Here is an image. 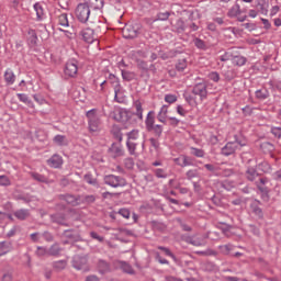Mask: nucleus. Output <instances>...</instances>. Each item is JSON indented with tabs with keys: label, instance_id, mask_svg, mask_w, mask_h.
<instances>
[{
	"label": "nucleus",
	"instance_id": "obj_1",
	"mask_svg": "<svg viewBox=\"0 0 281 281\" xmlns=\"http://www.w3.org/2000/svg\"><path fill=\"white\" fill-rule=\"evenodd\" d=\"M88 25L80 32V36L85 43H95L98 41V32H100V20H93Z\"/></svg>",
	"mask_w": 281,
	"mask_h": 281
},
{
	"label": "nucleus",
	"instance_id": "obj_2",
	"mask_svg": "<svg viewBox=\"0 0 281 281\" xmlns=\"http://www.w3.org/2000/svg\"><path fill=\"white\" fill-rule=\"evenodd\" d=\"M88 128L90 133H100L102 122L100 121V114L98 110L93 109L87 112Z\"/></svg>",
	"mask_w": 281,
	"mask_h": 281
},
{
	"label": "nucleus",
	"instance_id": "obj_3",
	"mask_svg": "<svg viewBox=\"0 0 281 281\" xmlns=\"http://www.w3.org/2000/svg\"><path fill=\"white\" fill-rule=\"evenodd\" d=\"M75 14L80 23H91V9L87 3H80L77 5Z\"/></svg>",
	"mask_w": 281,
	"mask_h": 281
},
{
	"label": "nucleus",
	"instance_id": "obj_4",
	"mask_svg": "<svg viewBox=\"0 0 281 281\" xmlns=\"http://www.w3.org/2000/svg\"><path fill=\"white\" fill-rule=\"evenodd\" d=\"M104 183L111 186V188H124V186H126V180L122 177L111 175L104 178Z\"/></svg>",
	"mask_w": 281,
	"mask_h": 281
},
{
	"label": "nucleus",
	"instance_id": "obj_5",
	"mask_svg": "<svg viewBox=\"0 0 281 281\" xmlns=\"http://www.w3.org/2000/svg\"><path fill=\"white\" fill-rule=\"evenodd\" d=\"M246 146V143H241L238 140L229 142L225 145V147L222 149V155H225L226 157H229V155H234L238 148Z\"/></svg>",
	"mask_w": 281,
	"mask_h": 281
},
{
	"label": "nucleus",
	"instance_id": "obj_6",
	"mask_svg": "<svg viewBox=\"0 0 281 281\" xmlns=\"http://www.w3.org/2000/svg\"><path fill=\"white\" fill-rule=\"evenodd\" d=\"M64 74L68 78H76V76H78V61L76 60L67 61L66 67L64 69Z\"/></svg>",
	"mask_w": 281,
	"mask_h": 281
},
{
	"label": "nucleus",
	"instance_id": "obj_7",
	"mask_svg": "<svg viewBox=\"0 0 281 281\" xmlns=\"http://www.w3.org/2000/svg\"><path fill=\"white\" fill-rule=\"evenodd\" d=\"M240 14H243V11L240 10V4L238 3L234 4L228 11V16H231L232 19H237L238 21H240V23H243L244 21H246L247 15Z\"/></svg>",
	"mask_w": 281,
	"mask_h": 281
},
{
	"label": "nucleus",
	"instance_id": "obj_8",
	"mask_svg": "<svg viewBox=\"0 0 281 281\" xmlns=\"http://www.w3.org/2000/svg\"><path fill=\"white\" fill-rule=\"evenodd\" d=\"M139 32L138 25L127 24L123 29L124 38H135Z\"/></svg>",
	"mask_w": 281,
	"mask_h": 281
},
{
	"label": "nucleus",
	"instance_id": "obj_9",
	"mask_svg": "<svg viewBox=\"0 0 281 281\" xmlns=\"http://www.w3.org/2000/svg\"><path fill=\"white\" fill-rule=\"evenodd\" d=\"M111 115L115 122H128V112L126 110L115 109Z\"/></svg>",
	"mask_w": 281,
	"mask_h": 281
},
{
	"label": "nucleus",
	"instance_id": "obj_10",
	"mask_svg": "<svg viewBox=\"0 0 281 281\" xmlns=\"http://www.w3.org/2000/svg\"><path fill=\"white\" fill-rule=\"evenodd\" d=\"M194 95H199L201 100L207 98V86L205 83H198L193 88Z\"/></svg>",
	"mask_w": 281,
	"mask_h": 281
},
{
	"label": "nucleus",
	"instance_id": "obj_11",
	"mask_svg": "<svg viewBox=\"0 0 281 281\" xmlns=\"http://www.w3.org/2000/svg\"><path fill=\"white\" fill-rule=\"evenodd\" d=\"M186 241L189 243V245H193L194 247H203V245H205V238L201 235L187 237Z\"/></svg>",
	"mask_w": 281,
	"mask_h": 281
},
{
	"label": "nucleus",
	"instance_id": "obj_12",
	"mask_svg": "<svg viewBox=\"0 0 281 281\" xmlns=\"http://www.w3.org/2000/svg\"><path fill=\"white\" fill-rule=\"evenodd\" d=\"M134 58L140 69H148V64L144 61L143 58H146V54L143 50H137L134 53Z\"/></svg>",
	"mask_w": 281,
	"mask_h": 281
},
{
	"label": "nucleus",
	"instance_id": "obj_13",
	"mask_svg": "<svg viewBox=\"0 0 281 281\" xmlns=\"http://www.w3.org/2000/svg\"><path fill=\"white\" fill-rule=\"evenodd\" d=\"M47 164L50 168H60V166H63V157L60 155H53L47 160Z\"/></svg>",
	"mask_w": 281,
	"mask_h": 281
},
{
	"label": "nucleus",
	"instance_id": "obj_14",
	"mask_svg": "<svg viewBox=\"0 0 281 281\" xmlns=\"http://www.w3.org/2000/svg\"><path fill=\"white\" fill-rule=\"evenodd\" d=\"M110 155L112 157H122L124 155V149L121 144H112L110 148Z\"/></svg>",
	"mask_w": 281,
	"mask_h": 281
},
{
	"label": "nucleus",
	"instance_id": "obj_15",
	"mask_svg": "<svg viewBox=\"0 0 281 281\" xmlns=\"http://www.w3.org/2000/svg\"><path fill=\"white\" fill-rule=\"evenodd\" d=\"M177 166H181V168H186V166H192V160L188 156H180L173 159Z\"/></svg>",
	"mask_w": 281,
	"mask_h": 281
},
{
	"label": "nucleus",
	"instance_id": "obj_16",
	"mask_svg": "<svg viewBox=\"0 0 281 281\" xmlns=\"http://www.w3.org/2000/svg\"><path fill=\"white\" fill-rule=\"evenodd\" d=\"M86 5L92 10H101L104 8V0H86Z\"/></svg>",
	"mask_w": 281,
	"mask_h": 281
},
{
	"label": "nucleus",
	"instance_id": "obj_17",
	"mask_svg": "<svg viewBox=\"0 0 281 281\" xmlns=\"http://www.w3.org/2000/svg\"><path fill=\"white\" fill-rule=\"evenodd\" d=\"M4 80H5L7 85H14V82L16 80V76L14 75V71H12V69L8 68L4 71Z\"/></svg>",
	"mask_w": 281,
	"mask_h": 281
},
{
	"label": "nucleus",
	"instance_id": "obj_18",
	"mask_svg": "<svg viewBox=\"0 0 281 281\" xmlns=\"http://www.w3.org/2000/svg\"><path fill=\"white\" fill-rule=\"evenodd\" d=\"M57 25H60V27H69V18L66 13L57 16Z\"/></svg>",
	"mask_w": 281,
	"mask_h": 281
},
{
	"label": "nucleus",
	"instance_id": "obj_19",
	"mask_svg": "<svg viewBox=\"0 0 281 281\" xmlns=\"http://www.w3.org/2000/svg\"><path fill=\"white\" fill-rule=\"evenodd\" d=\"M145 124L148 131H153V127L155 126V112H149L147 114Z\"/></svg>",
	"mask_w": 281,
	"mask_h": 281
},
{
	"label": "nucleus",
	"instance_id": "obj_20",
	"mask_svg": "<svg viewBox=\"0 0 281 281\" xmlns=\"http://www.w3.org/2000/svg\"><path fill=\"white\" fill-rule=\"evenodd\" d=\"M133 142H139V131L137 130H133L132 132L127 133L126 143L133 144Z\"/></svg>",
	"mask_w": 281,
	"mask_h": 281
},
{
	"label": "nucleus",
	"instance_id": "obj_21",
	"mask_svg": "<svg viewBox=\"0 0 281 281\" xmlns=\"http://www.w3.org/2000/svg\"><path fill=\"white\" fill-rule=\"evenodd\" d=\"M232 63L233 65H237V67H243L247 63V58L240 55H233Z\"/></svg>",
	"mask_w": 281,
	"mask_h": 281
},
{
	"label": "nucleus",
	"instance_id": "obj_22",
	"mask_svg": "<svg viewBox=\"0 0 281 281\" xmlns=\"http://www.w3.org/2000/svg\"><path fill=\"white\" fill-rule=\"evenodd\" d=\"M137 146H139V142L126 143L130 155H139V153H137Z\"/></svg>",
	"mask_w": 281,
	"mask_h": 281
},
{
	"label": "nucleus",
	"instance_id": "obj_23",
	"mask_svg": "<svg viewBox=\"0 0 281 281\" xmlns=\"http://www.w3.org/2000/svg\"><path fill=\"white\" fill-rule=\"evenodd\" d=\"M54 144H56L57 146H67L68 140L67 137H65L64 135H57L54 137L53 139Z\"/></svg>",
	"mask_w": 281,
	"mask_h": 281
},
{
	"label": "nucleus",
	"instance_id": "obj_24",
	"mask_svg": "<svg viewBox=\"0 0 281 281\" xmlns=\"http://www.w3.org/2000/svg\"><path fill=\"white\" fill-rule=\"evenodd\" d=\"M137 75H135V72L133 71H128V70H122V78L123 80H126L127 82H131V80H135Z\"/></svg>",
	"mask_w": 281,
	"mask_h": 281
},
{
	"label": "nucleus",
	"instance_id": "obj_25",
	"mask_svg": "<svg viewBox=\"0 0 281 281\" xmlns=\"http://www.w3.org/2000/svg\"><path fill=\"white\" fill-rule=\"evenodd\" d=\"M158 249H160V251H164L165 256H168L169 258H171L173 262H179V259H177V256H175V254H172L170 249L162 246H159Z\"/></svg>",
	"mask_w": 281,
	"mask_h": 281
},
{
	"label": "nucleus",
	"instance_id": "obj_26",
	"mask_svg": "<svg viewBox=\"0 0 281 281\" xmlns=\"http://www.w3.org/2000/svg\"><path fill=\"white\" fill-rule=\"evenodd\" d=\"M246 177L248 181H255V179L258 177V172L254 168H248L246 171Z\"/></svg>",
	"mask_w": 281,
	"mask_h": 281
},
{
	"label": "nucleus",
	"instance_id": "obj_27",
	"mask_svg": "<svg viewBox=\"0 0 281 281\" xmlns=\"http://www.w3.org/2000/svg\"><path fill=\"white\" fill-rule=\"evenodd\" d=\"M14 216L19 218V221H25L27 216H30V212L26 210H19L14 213Z\"/></svg>",
	"mask_w": 281,
	"mask_h": 281
},
{
	"label": "nucleus",
	"instance_id": "obj_28",
	"mask_svg": "<svg viewBox=\"0 0 281 281\" xmlns=\"http://www.w3.org/2000/svg\"><path fill=\"white\" fill-rule=\"evenodd\" d=\"M34 10L36 12L37 19H43V16L45 14V10L43 9V5L41 3H35Z\"/></svg>",
	"mask_w": 281,
	"mask_h": 281
},
{
	"label": "nucleus",
	"instance_id": "obj_29",
	"mask_svg": "<svg viewBox=\"0 0 281 281\" xmlns=\"http://www.w3.org/2000/svg\"><path fill=\"white\" fill-rule=\"evenodd\" d=\"M9 186H12V180L5 175L0 176V187L8 188Z\"/></svg>",
	"mask_w": 281,
	"mask_h": 281
},
{
	"label": "nucleus",
	"instance_id": "obj_30",
	"mask_svg": "<svg viewBox=\"0 0 281 281\" xmlns=\"http://www.w3.org/2000/svg\"><path fill=\"white\" fill-rule=\"evenodd\" d=\"M18 98L21 102H24V104H27L29 106H31V109H34V103L32 101H30V99L26 97V94L19 93Z\"/></svg>",
	"mask_w": 281,
	"mask_h": 281
},
{
	"label": "nucleus",
	"instance_id": "obj_31",
	"mask_svg": "<svg viewBox=\"0 0 281 281\" xmlns=\"http://www.w3.org/2000/svg\"><path fill=\"white\" fill-rule=\"evenodd\" d=\"M136 115L139 120H144V110L142 109V102H135Z\"/></svg>",
	"mask_w": 281,
	"mask_h": 281
},
{
	"label": "nucleus",
	"instance_id": "obj_32",
	"mask_svg": "<svg viewBox=\"0 0 281 281\" xmlns=\"http://www.w3.org/2000/svg\"><path fill=\"white\" fill-rule=\"evenodd\" d=\"M8 252H10V244L0 243V256H5Z\"/></svg>",
	"mask_w": 281,
	"mask_h": 281
},
{
	"label": "nucleus",
	"instance_id": "obj_33",
	"mask_svg": "<svg viewBox=\"0 0 281 281\" xmlns=\"http://www.w3.org/2000/svg\"><path fill=\"white\" fill-rule=\"evenodd\" d=\"M120 267L121 269L125 272V273H133V267H131V265L124 262V261H121L120 262Z\"/></svg>",
	"mask_w": 281,
	"mask_h": 281
},
{
	"label": "nucleus",
	"instance_id": "obj_34",
	"mask_svg": "<svg viewBox=\"0 0 281 281\" xmlns=\"http://www.w3.org/2000/svg\"><path fill=\"white\" fill-rule=\"evenodd\" d=\"M191 155L194 157H205V151H203V149L191 147Z\"/></svg>",
	"mask_w": 281,
	"mask_h": 281
},
{
	"label": "nucleus",
	"instance_id": "obj_35",
	"mask_svg": "<svg viewBox=\"0 0 281 281\" xmlns=\"http://www.w3.org/2000/svg\"><path fill=\"white\" fill-rule=\"evenodd\" d=\"M66 202L69 205H78L80 203L79 200L74 195H66Z\"/></svg>",
	"mask_w": 281,
	"mask_h": 281
},
{
	"label": "nucleus",
	"instance_id": "obj_36",
	"mask_svg": "<svg viewBox=\"0 0 281 281\" xmlns=\"http://www.w3.org/2000/svg\"><path fill=\"white\" fill-rule=\"evenodd\" d=\"M186 67H188V61L186 59H180L178 61V64L176 65V69L178 71H183V69H186Z\"/></svg>",
	"mask_w": 281,
	"mask_h": 281
},
{
	"label": "nucleus",
	"instance_id": "obj_37",
	"mask_svg": "<svg viewBox=\"0 0 281 281\" xmlns=\"http://www.w3.org/2000/svg\"><path fill=\"white\" fill-rule=\"evenodd\" d=\"M232 58H234V53H232V50H228L220 57V60H222V63H225L227 60H232Z\"/></svg>",
	"mask_w": 281,
	"mask_h": 281
},
{
	"label": "nucleus",
	"instance_id": "obj_38",
	"mask_svg": "<svg viewBox=\"0 0 281 281\" xmlns=\"http://www.w3.org/2000/svg\"><path fill=\"white\" fill-rule=\"evenodd\" d=\"M269 97V93L267 92V90H257L256 91V98H258L259 100H266V98Z\"/></svg>",
	"mask_w": 281,
	"mask_h": 281
},
{
	"label": "nucleus",
	"instance_id": "obj_39",
	"mask_svg": "<svg viewBox=\"0 0 281 281\" xmlns=\"http://www.w3.org/2000/svg\"><path fill=\"white\" fill-rule=\"evenodd\" d=\"M49 256H58L60 254V247L58 245H53L48 250Z\"/></svg>",
	"mask_w": 281,
	"mask_h": 281
},
{
	"label": "nucleus",
	"instance_id": "obj_40",
	"mask_svg": "<svg viewBox=\"0 0 281 281\" xmlns=\"http://www.w3.org/2000/svg\"><path fill=\"white\" fill-rule=\"evenodd\" d=\"M165 102H167L168 104H175V102H177V95L166 94L165 95Z\"/></svg>",
	"mask_w": 281,
	"mask_h": 281
},
{
	"label": "nucleus",
	"instance_id": "obj_41",
	"mask_svg": "<svg viewBox=\"0 0 281 281\" xmlns=\"http://www.w3.org/2000/svg\"><path fill=\"white\" fill-rule=\"evenodd\" d=\"M61 32H64L65 36L69 40H74L76 38V31L72 29L71 31H64L61 30Z\"/></svg>",
	"mask_w": 281,
	"mask_h": 281
},
{
	"label": "nucleus",
	"instance_id": "obj_42",
	"mask_svg": "<svg viewBox=\"0 0 281 281\" xmlns=\"http://www.w3.org/2000/svg\"><path fill=\"white\" fill-rule=\"evenodd\" d=\"M12 280H13L12 270H8L7 272L3 273L2 281H12Z\"/></svg>",
	"mask_w": 281,
	"mask_h": 281
},
{
	"label": "nucleus",
	"instance_id": "obj_43",
	"mask_svg": "<svg viewBox=\"0 0 281 281\" xmlns=\"http://www.w3.org/2000/svg\"><path fill=\"white\" fill-rule=\"evenodd\" d=\"M151 131H154L155 135H157L159 137V135H161V133H164V127L161 125H154L151 127Z\"/></svg>",
	"mask_w": 281,
	"mask_h": 281
},
{
	"label": "nucleus",
	"instance_id": "obj_44",
	"mask_svg": "<svg viewBox=\"0 0 281 281\" xmlns=\"http://www.w3.org/2000/svg\"><path fill=\"white\" fill-rule=\"evenodd\" d=\"M194 45L199 49H205V42H203V40L195 38L194 40Z\"/></svg>",
	"mask_w": 281,
	"mask_h": 281
},
{
	"label": "nucleus",
	"instance_id": "obj_45",
	"mask_svg": "<svg viewBox=\"0 0 281 281\" xmlns=\"http://www.w3.org/2000/svg\"><path fill=\"white\" fill-rule=\"evenodd\" d=\"M119 214H121L123 218H131V211H128V209H121Z\"/></svg>",
	"mask_w": 281,
	"mask_h": 281
},
{
	"label": "nucleus",
	"instance_id": "obj_46",
	"mask_svg": "<svg viewBox=\"0 0 281 281\" xmlns=\"http://www.w3.org/2000/svg\"><path fill=\"white\" fill-rule=\"evenodd\" d=\"M210 80H213V82H218V80H221V76L218 75V72H211L209 75Z\"/></svg>",
	"mask_w": 281,
	"mask_h": 281
},
{
	"label": "nucleus",
	"instance_id": "obj_47",
	"mask_svg": "<svg viewBox=\"0 0 281 281\" xmlns=\"http://www.w3.org/2000/svg\"><path fill=\"white\" fill-rule=\"evenodd\" d=\"M177 113L178 115H181V117H186V115H188V111H186V109H183L182 105L177 106Z\"/></svg>",
	"mask_w": 281,
	"mask_h": 281
},
{
	"label": "nucleus",
	"instance_id": "obj_48",
	"mask_svg": "<svg viewBox=\"0 0 281 281\" xmlns=\"http://www.w3.org/2000/svg\"><path fill=\"white\" fill-rule=\"evenodd\" d=\"M222 254H229L232 251V245L220 246Z\"/></svg>",
	"mask_w": 281,
	"mask_h": 281
},
{
	"label": "nucleus",
	"instance_id": "obj_49",
	"mask_svg": "<svg viewBox=\"0 0 281 281\" xmlns=\"http://www.w3.org/2000/svg\"><path fill=\"white\" fill-rule=\"evenodd\" d=\"M259 168H261V170H262L263 172H269V171L271 170V166H269L268 162H262V164H260V165H259Z\"/></svg>",
	"mask_w": 281,
	"mask_h": 281
},
{
	"label": "nucleus",
	"instance_id": "obj_50",
	"mask_svg": "<svg viewBox=\"0 0 281 281\" xmlns=\"http://www.w3.org/2000/svg\"><path fill=\"white\" fill-rule=\"evenodd\" d=\"M156 177H158L159 179H166L167 177L166 171L164 169H157Z\"/></svg>",
	"mask_w": 281,
	"mask_h": 281
},
{
	"label": "nucleus",
	"instance_id": "obj_51",
	"mask_svg": "<svg viewBox=\"0 0 281 281\" xmlns=\"http://www.w3.org/2000/svg\"><path fill=\"white\" fill-rule=\"evenodd\" d=\"M271 133H272V135H274V137H278V138L281 137V128L280 127H273L271 130Z\"/></svg>",
	"mask_w": 281,
	"mask_h": 281
},
{
	"label": "nucleus",
	"instance_id": "obj_52",
	"mask_svg": "<svg viewBox=\"0 0 281 281\" xmlns=\"http://www.w3.org/2000/svg\"><path fill=\"white\" fill-rule=\"evenodd\" d=\"M67 267L66 261H57L55 262V269H65Z\"/></svg>",
	"mask_w": 281,
	"mask_h": 281
},
{
	"label": "nucleus",
	"instance_id": "obj_53",
	"mask_svg": "<svg viewBox=\"0 0 281 281\" xmlns=\"http://www.w3.org/2000/svg\"><path fill=\"white\" fill-rule=\"evenodd\" d=\"M47 254H49V250H47L43 247L37 248V256H47Z\"/></svg>",
	"mask_w": 281,
	"mask_h": 281
},
{
	"label": "nucleus",
	"instance_id": "obj_54",
	"mask_svg": "<svg viewBox=\"0 0 281 281\" xmlns=\"http://www.w3.org/2000/svg\"><path fill=\"white\" fill-rule=\"evenodd\" d=\"M100 271L104 272V271H109V263L101 261L100 265Z\"/></svg>",
	"mask_w": 281,
	"mask_h": 281
},
{
	"label": "nucleus",
	"instance_id": "obj_55",
	"mask_svg": "<svg viewBox=\"0 0 281 281\" xmlns=\"http://www.w3.org/2000/svg\"><path fill=\"white\" fill-rule=\"evenodd\" d=\"M278 12H280V7H278V5L272 7L270 10V16H276V14H278Z\"/></svg>",
	"mask_w": 281,
	"mask_h": 281
},
{
	"label": "nucleus",
	"instance_id": "obj_56",
	"mask_svg": "<svg viewBox=\"0 0 281 281\" xmlns=\"http://www.w3.org/2000/svg\"><path fill=\"white\" fill-rule=\"evenodd\" d=\"M83 179H85L86 183H90V186H93V183H95V180H93V178H91V175H86Z\"/></svg>",
	"mask_w": 281,
	"mask_h": 281
},
{
	"label": "nucleus",
	"instance_id": "obj_57",
	"mask_svg": "<svg viewBox=\"0 0 281 281\" xmlns=\"http://www.w3.org/2000/svg\"><path fill=\"white\" fill-rule=\"evenodd\" d=\"M90 236L91 238H94V240H99V243H102V240H104V238L100 237L95 232H91Z\"/></svg>",
	"mask_w": 281,
	"mask_h": 281
},
{
	"label": "nucleus",
	"instance_id": "obj_58",
	"mask_svg": "<svg viewBox=\"0 0 281 281\" xmlns=\"http://www.w3.org/2000/svg\"><path fill=\"white\" fill-rule=\"evenodd\" d=\"M32 177L33 179H35V181H41V182L45 181V177H43L42 175L33 173Z\"/></svg>",
	"mask_w": 281,
	"mask_h": 281
},
{
	"label": "nucleus",
	"instance_id": "obj_59",
	"mask_svg": "<svg viewBox=\"0 0 281 281\" xmlns=\"http://www.w3.org/2000/svg\"><path fill=\"white\" fill-rule=\"evenodd\" d=\"M166 117H168V116L158 112V115H157L158 122L166 124Z\"/></svg>",
	"mask_w": 281,
	"mask_h": 281
},
{
	"label": "nucleus",
	"instance_id": "obj_60",
	"mask_svg": "<svg viewBox=\"0 0 281 281\" xmlns=\"http://www.w3.org/2000/svg\"><path fill=\"white\" fill-rule=\"evenodd\" d=\"M38 37H36V34H34V32H32L31 37L29 38L31 45H36V41Z\"/></svg>",
	"mask_w": 281,
	"mask_h": 281
},
{
	"label": "nucleus",
	"instance_id": "obj_61",
	"mask_svg": "<svg viewBox=\"0 0 281 281\" xmlns=\"http://www.w3.org/2000/svg\"><path fill=\"white\" fill-rule=\"evenodd\" d=\"M187 177L188 179H194V177H196V170H189Z\"/></svg>",
	"mask_w": 281,
	"mask_h": 281
},
{
	"label": "nucleus",
	"instance_id": "obj_62",
	"mask_svg": "<svg viewBox=\"0 0 281 281\" xmlns=\"http://www.w3.org/2000/svg\"><path fill=\"white\" fill-rule=\"evenodd\" d=\"M156 258H157V260H158V262H159L160 265H169L168 260L161 258L160 255H157Z\"/></svg>",
	"mask_w": 281,
	"mask_h": 281
},
{
	"label": "nucleus",
	"instance_id": "obj_63",
	"mask_svg": "<svg viewBox=\"0 0 281 281\" xmlns=\"http://www.w3.org/2000/svg\"><path fill=\"white\" fill-rule=\"evenodd\" d=\"M159 113H160L161 115H167V116H168V105H162V106L160 108Z\"/></svg>",
	"mask_w": 281,
	"mask_h": 281
},
{
	"label": "nucleus",
	"instance_id": "obj_64",
	"mask_svg": "<svg viewBox=\"0 0 281 281\" xmlns=\"http://www.w3.org/2000/svg\"><path fill=\"white\" fill-rule=\"evenodd\" d=\"M86 281H100V280H99L98 277H95V276H90V277H88V278L86 279Z\"/></svg>",
	"mask_w": 281,
	"mask_h": 281
}]
</instances>
